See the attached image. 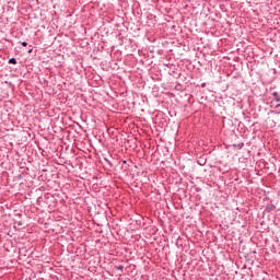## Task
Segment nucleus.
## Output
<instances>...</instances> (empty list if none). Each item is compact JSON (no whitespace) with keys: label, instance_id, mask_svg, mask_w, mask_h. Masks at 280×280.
<instances>
[{"label":"nucleus","instance_id":"nucleus-1","mask_svg":"<svg viewBox=\"0 0 280 280\" xmlns=\"http://www.w3.org/2000/svg\"><path fill=\"white\" fill-rule=\"evenodd\" d=\"M9 62H10V65H16V59H15V58H11V59L9 60Z\"/></svg>","mask_w":280,"mask_h":280},{"label":"nucleus","instance_id":"nucleus-2","mask_svg":"<svg viewBox=\"0 0 280 280\" xmlns=\"http://www.w3.org/2000/svg\"><path fill=\"white\" fill-rule=\"evenodd\" d=\"M22 46L23 47H27V43L26 42H22Z\"/></svg>","mask_w":280,"mask_h":280},{"label":"nucleus","instance_id":"nucleus-3","mask_svg":"<svg viewBox=\"0 0 280 280\" xmlns=\"http://www.w3.org/2000/svg\"><path fill=\"white\" fill-rule=\"evenodd\" d=\"M117 269L118 270H124V266H118Z\"/></svg>","mask_w":280,"mask_h":280},{"label":"nucleus","instance_id":"nucleus-4","mask_svg":"<svg viewBox=\"0 0 280 280\" xmlns=\"http://www.w3.org/2000/svg\"><path fill=\"white\" fill-rule=\"evenodd\" d=\"M273 95H277V92H275Z\"/></svg>","mask_w":280,"mask_h":280},{"label":"nucleus","instance_id":"nucleus-5","mask_svg":"<svg viewBox=\"0 0 280 280\" xmlns=\"http://www.w3.org/2000/svg\"><path fill=\"white\" fill-rule=\"evenodd\" d=\"M277 100V102H279L280 100L279 98H276Z\"/></svg>","mask_w":280,"mask_h":280}]
</instances>
